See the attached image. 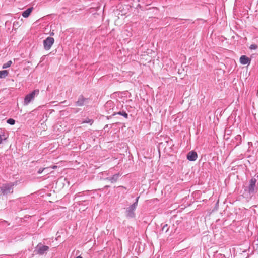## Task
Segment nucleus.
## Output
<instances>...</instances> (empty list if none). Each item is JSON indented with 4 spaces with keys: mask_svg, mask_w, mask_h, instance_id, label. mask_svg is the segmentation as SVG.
<instances>
[{
    "mask_svg": "<svg viewBox=\"0 0 258 258\" xmlns=\"http://www.w3.org/2000/svg\"><path fill=\"white\" fill-rule=\"evenodd\" d=\"M87 100V99L84 98L83 96H80L76 103V105L78 106H82L84 105Z\"/></svg>",
    "mask_w": 258,
    "mask_h": 258,
    "instance_id": "10",
    "label": "nucleus"
},
{
    "mask_svg": "<svg viewBox=\"0 0 258 258\" xmlns=\"http://www.w3.org/2000/svg\"><path fill=\"white\" fill-rule=\"evenodd\" d=\"M240 62L242 64H249L250 59L245 55H242L240 58Z\"/></svg>",
    "mask_w": 258,
    "mask_h": 258,
    "instance_id": "9",
    "label": "nucleus"
},
{
    "mask_svg": "<svg viewBox=\"0 0 258 258\" xmlns=\"http://www.w3.org/2000/svg\"><path fill=\"white\" fill-rule=\"evenodd\" d=\"M93 122V120L90 119H87L83 121L82 122V123H90V124H92V123Z\"/></svg>",
    "mask_w": 258,
    "mask_h": 258,
    "instance_id": "19",
    "label": "nucleus"
},
{
    "mask_svg": "<svg viewBox=\"0 0 258 258\" xmlns=\"http://www.w3.org/2000/svg\"><path fill=\"white\" fill-rule=\"evenodd\" d=\"M54 42L53 37H48L43 41V46L45 50H49Z\"/></svg>",
    "mask_w": 258,
    "mask_h": 258,
    "instance_id": "5",
    "label": "nucleus"
},
{
    "mask_svg": "<svg viewBox=\"0 0 258 258\" xmlns=\"http://www.w3.org/2000/svg\"><path fill=\"white\" fill-rule=\"evenodd\" d=\"M198 157L197 154L195 151H190L187 155V159L191 161H194L197 160Z\"/></svg>",
    "mask_w": 258,
    "mask_h": 258,
    "instance_id": "8",
    "label": "nucleus"
},
{
    "mask_svg": "<svg viewBox=\"0 0 258 258\" xmlns=\"http://www.w3.org/2000/svg\"><path fill=\"white\" fill-rule=\"evenodd\" d=\"M120 174L119 173L113 175L112 177H109L107 178V180L110 181L111 183H114L118 180Z\"/></svg>",
    "mask_w": 258,
    "mask_h": 258,
    "instance_id": "11",
    "label": "nucleus"
},
{
    "mask_svg": "<svg viewBox=\"0 0 258 258\" xmlns=\"http://www.w3.org/2000/svg\"><path fill=\"white\" fill-rule=\"evenodd\" d=\"M37 253L39 254L42 255L44 254L49 249L48 246L43 245V244L39 243L36 247Z\"/></svg>",
    "mask_w": 258,
    "mask_h": 258,
    "instance_id": "6",
    "label": "nucleus"
},
{
    "mask_svg": "<svg viewBox=\"0 0 258 258\" xmlns=\"http://www.w3.org/2000/svg\"><path fill=\"white\" fill-rule=\"evenodd\" d=\"M13 186L14 184L11 183L3 184L0 187V192L4 195L12 193L13 191Z\"/></svg>",
    "mask_w": 258,
    "mask_h": 258,
    "instance_id": "3",
    "label": "nucleus"
},
{
    "mask_svg": "<svg viewBox=\"0 0 258 258\" xmlns=\"http://www.w3.org/2000/svg\"><path fill=\"white\" fill-rule=\"evenodd\" d=\"M47 169H48V168H40V169L38 170V171L37 173H38V174H41V173H42L44 170H47Z\"/></svg>",
    "mask_w": 258,
    "mask_h": 258,
    "instance_id": "21",
    "label": "nucleus"
},
{
    "mask_svg": "<svg viewBox=\"0 0 258 258\" xmlns=\"http://www.w3.org/2000/svg\"><path fill=\"white\" fill-rule=\"evenodd\" d=\"M104 108L108 114L112 115H116V112L114 111L115 109L114 103L113 101H108L104 105Z\"/></svg>",
    "mask_w": 258,
    "mask_h": 258,
    "instance_id": "4",
    "label": "nucleus"
},
{
    "mask_svg": "<svg viewBox=\"0 0 258 258\" xmlns=\"http://www.w3.org/2000/svg\"><path fill=\"white\" fill-rule=\"evenodd\" d=\"M256 182V180L255 178H252L250 180V183L248 187L249 193H253L254 192Z\"/></svg>",
    "mask_w": 258,
    "mask_h": 258,
    "instance_id": "7",
    "label": "nucleus"
},
{
    "mask_svg": "<svg viewBox=\"0 0 258 258\" xmlns=\"http://www.w3.org/2000/svg\"><path fill=\"white\" fill-rule=\"evenodd\" d=\"M39 90L36 89L27 94L24 98L23 102L24 105H28L32 101L34 100L35 97L39 94Z\"/></svg>",
    "mask_w": 258,
    "mask_h": 258,
    "instance_id": "2",
    "label": "nucleus"
},
{
    "mask_svg": "<svg viewBox=\"0 0 258 258\" xmlns=\"http://www.w3.org/2000/svg\"><path fill=\"white\" fill-rule=\"evenodd\" d=\"M139 197H138L135 202L126 209L125 215L127 218H133L135 217V211L137 207Z\"/></svg>",
    "mask_w": 258,
    "mask_h": 258,
    "instance_id": "1",
    "label": "nucleus"
},
{
    "mask_svg": "<svg viewBox=\"0 0 258 258\" xmlns=\"http://www.w3.org/2000/svg\"><path fill=\"white\" fill-rule=\"evenodd\" d=\"M76 258H82V257L81 256H77V257H76Z\"/></svg>",
    "mask_w": 258,
    "mask_h": 258,
    "instance_id": "24",
    "label": "nucleus"
},
{
    "mask_svg": "<svg viewBox=\"0 0 258 258\" xmlns=\"http://www.w3.org/2000/svg\"><path fill=\"white\" fill-rule=\"evenodd\" d=\"M116 114H119L123 116L125 118H127L128 117V114L125 111H119L118 112L116 113Z\"/></svg>",
    "mask_w": 258,
    "mask_h": 258,
    "instance_id": "16",
    "label": "nucleus"
},
{
    "mask_svg": "<svg viewBox=\"0 0 258 258\" xmlns=\"http://www.w3.org/2000/svg\"><path fill=\"white\" fill-rule=\"evenodd\" d=\"M56 168V166H53V167H52V168H53V169H55V168Z\"/></svg>",
    "mask_w": 258,
    "mask_h": 258,
    "instance_id": "23",
    "label": "nucleus"
},
{
    "mask_svg": "<svg viewBox=\"0 0 258 258\" xmlns=\"http://www.w3.org/2000/svg\"><path fill=\"white\" fill-rule=\"evenodd\" d=\"M32 8H29L27 9L22 13V16L24 18L28 17L30 15V13L32 12Z\"/></svg>",
    "mask_w": 258,
    "mask_h": 258,
    "instance_id": "12",
    "label": "nucleus"
},
{
    "mask_svg": "<svg viewBox=\"0 0 258 258\" xmlns=\"http://www.w3.org/2000/svg\"><path fill=\"white\" fill-rule=\"evenodd\" d=\"M8 75V72L7 70H3L0 71V78H5Z\"/></svg>",
    "mask_w": 258,
    "mask_h": 258,
    "instance_id": "13",
    "label": "nucleus"
},
{
    "mask_svg": "<svg viewBox=\"0 0 258 258\" xmlns=\"http://www.w3.org/2000/svg\"><path fill=\"white\" fill-rule=\"evenodd\" d=\"M169 230V227H168L167 224H165L163 226L162 228V231H165V232H167Z\"/></svg>",
    "mask_w": 258,
    "mask_h": 258,
    "instance_id": "18",
    "label": "nucleus"
},
{
    "mask_svg": "<svg viewBox=\"0 0 258 258\" xmlns=\"http://www.w3.org/2000/svg\"><path fill=\"white\" fill-rule=\"evenodd\" d=\"M257 48V46L255 44H252L250 46V49H256Z\"/></svg>",
    "mask_w": 258,
    "mask_h": 258,
    "instance_id": "22",
    "label": "nucleus"
},
{
    "mask_svg": "<svg viewBox=\"0 0 258 258\" xmlns=\"http://www.w3.org/2000/svg\"><path fill=\"white\" fill-rule=\"evenodd\" d=\"M7 137L5 136L4 133L2 131L0 132V144L2 143L3 140H5L7 139Z\"/></svg>",
    "mask_w": 258,
    "mask_h": 258,
    "instance_id": "14",
    "label": "nucleus"
},
{
    "mask_svg": "<svg viewBox=\"0 0 258 258\" xmlns=\"http://www.w3.org/2000/svg\"><path fill=\"white\" fill-rule=\"evenodd\" d=\"M7 122L9 124L14 125L15 123V121L12 118H10L7 120Z\"/></svg>",
    "mask_w": 258,
    "mask_h": 258,
    "instance_id": "17",
    "label": "nucleus"
},
{
    "mask_svg": "<svg viewBox=\"0 0 258 258\" xmlns=\"http://www.w3.org/2000/svg\"><path fill=\"white\" fill-rule=\"evenodd\" d=\"M235 139L237 140V141H239V142L237 143V145H239V144L241 143V136L240 135H237L236 137H235Z\"/></svg>",
    "mask_w": 258,
    "mask_h": 258,
    "instance_id": "20",
    "label": "nucleus"
},
{
    "mask_svg": "<svg viewBox=\"0 0 258 258\" xmlns=\"http://www.w3.org/2000/svg\"><path fill=\"white\" fill-rule=\"evenodd\" d=\"M12 64V61L11 60H9L8 62H7L6 63L3 64L2 68L3 69L8 68L10 67Z\"/></svg>",
    "mask_w": 258,
    "mask_h": 258,
    "instance_id": "15",
    "label": "nucleus"
}]
</instances>
